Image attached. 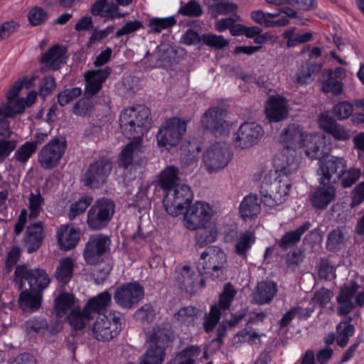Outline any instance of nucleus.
Masks as SVG:
<instances>
[{"label": "nucleus", "instance_id": "c756f323", "mask_svg": "<svg viewBox=\"0 0 364 364\" xmlns=\"http://www.w3.org/2000/svg\"><path fill=\"white\" fill-rule=\"evenodd\" d=\"M336 326V333L337 335V345L341 348L346 347L350 337H352L355 331L354 325L352 324V317L350 316H344Z\"/></svg>", "mask_w": 364, "mask_h": 364}, {"label": "nucleus", "instance_id": "49530a36", "mask_svg": "<svg viewBox=\"0 0 364 364\" xmlns=\"http://www.w3.org/2000/svg\"><path fill=\"white\" fill-rule=\"evenodd\" d=\"M44 198L41 194L39 189L36 193L31 192L28 197V209L30 210L28 217L30 219L37 218L43 211Z\"/></svg>", "mask_w": 364, "mask_h": 364}, {"label": "nucleus", "instance_id": "680f3d73", "mask_svg": "<svg viewBox=\"0 0 364 364\" xmlns=\"http://www.w3.org/2000/svg\"><path fill=\"white\" fill-rule=\"evenodd\" d=\"M82 93L80 87H75L70 89H65L58 95V102L62 107L69 104Z\"/></svg>", "mask_w": 364, "mask_h": 364}, {"label": "nucleus", "instance_id": "7c9ffc66", "mask_svg": "<svg viewBox=\"0 0 364 364\" xmlns=\"http://www.w3.org/2000/svg\"><path fill=\"white\" fill-rule=\"evenodd\" d=\"M93 318L94 316L91 315L85 306L82 309L77 306L70 311L67 316V321L73 329L80 331L84 329L87 323Z\"/></svg>", "mask_w": 364, "mask_h": 364}, {"label": "nucleus", "instance_id": "3c124183", "mask_svg": "<svg viewBox=\"0 0 364 364\" xmlns=\"http://www.w3.org/2000/svg\"><path fill=\"white\" fill-rule=\"evenodd\" d=\"M237 9L238 6L236 4L228 2V1H222L210 5L208 10L213 16L216 17L219 15H227L234 13Z\"/></svg>", "mask_w": 364, "mask_h": 364}, {"label": "nucleus", "instance_id": "a18cd8bd", "mask_svg": "<svg viewBox=\"0 0 364 364\" xmlns=\"http://www.w3.org/2000/svg\"><path fill=\"white\" fill-rule=\"evenodd\" d=\"M93 198L89 195L82 196L79 200L75 201L70 205L68 212L70 220H74L77 216L84 213L87 208L92 204Z\"/></svg>", "mask_w": 364, "mask_h": 364}, {"label": "nucleus", "instance_id": "a211bd4d", "mask_svg": "<svg viewBox=\"0 0 364 364\" xmlns=\"http://www.w3.org/2000/svg\"><path fill=\"white\" fill-rule=\"evenodd\" d=\"M176 273V282L180 289L190 294H193L205 287V276L198 271H193L188 265H183Z\"/></svg>", "mask_w": 364, "mask_h": 364}, {"label": "nucleus", "instance_id": "e433bc0d", "mask_svg": "<svg viewBox=\"0 0 364 364\" xmlns=\"http://www.w3.org/2000/svg\"><path fill=\"white\" fill-rule=\"evenodd\" d=\"M260 210L261 207L255 195L245 196L240 203V213L244 220L257 217Z\"/></svg>", "mask_w": 364, "mask_h": 364}, {"label": "nucleus", "instance_id": "f8f14e48", "mask_svg": "<svg viewBox=\"0 0 364 364\" xmlns=\"http://www.w3.org/2000/svg\"><path fill=\"white\" fill-rule=\"evenodd\" d=\"M66 148L67 143L64 138L51 139L38 152V161L41 168L51 170L58 166Z\"/></svg>", "mask_w": 364, "mask_h": 364}, {"label": "nucleus", "instance_id": "423d86ee", "mask_svg": "<svg viewBox=\"0 0 364 364\" xmlns=\"http://www.w3.org/2000/svg\"><path fill=\"white\" fill-rule=\"evenodd\" d=\"M26 281L31 291L43 294L50 283L46 271L41 268H28L26 264L17 265L14 272V282L22 289Z\"/></svg>", "mask_w": 364, "mask_h": 364}, {"label": "nucleus", "instance_id": "0eeeda50", "mask_svg": "<svg viewBox=\"0 0 364 364\" xmlns=\"http://www.w3.org/2000/svg\"><path fill=\"white\" fill-rule=\"evenodd\" d=\"M115 212L114 201L105 197L98 198L90 207L87 215V224L91 230L107 228Z\"/></svg>", "mask_w": 364, "mask_h": 364}, {"label": "nucleus", "instance_id": "37998d69", "mask_svg": "<svg viewBox=\"0 0 364 364\" xmlns=\"http://www.w3.org/2000/svg\"><path fill=\"white\" fill-rule=\"evenodd\" d=\"M354 102L342 100L336 103L332 109V117L336 121H344L351 117L353 112Z\"/></svg>", "mask_w": 364, "mask_h": 364}, {"label": "nucleus", "instance_id": "338daca9", "mask_svg": "<svg viewBox=\"0 0 364 364\" xmlns=\"http://www.w3.org/2000/svg\"><path fill=\"white\" fill-rule=\"evenodd\" d=\"M16 148V141L5 138L0 139V163L4 162Z\"/></svg>", "mask_w": 364, "mask_h": 364}, {"label": "nucleus", "instance_id": "6ab92c4d", "mask_svg": "<svg viewBox=\"0 0 364 364\" xmlns=\"http://www.w3.org/2000/svg\"><path fill=\"white\" fill-rule=\"evenodd\" d=\"M110 240L102 234L92 235L85 244L83 257L87 264L95 265L102 260L103 255L109 249Z\"/></svg>", "mask_w": 364, "mask_h": 364}, {"label": "nucleus", "instance_id": "de8ad7c7", "mask_svg": "<svg viewBox=\"0 0 364 364\" xmlns=\"http://www.w3.org/2000/svg\"><path fill=\"white\" fill-rule=\"evenodd\" d=\"M323 77H326L322 82V91L325 93H331L333 96H338L341 94L343 87V83L340 79L331 77L325 72Z\"/></svg>", "mask_w": 364, "mask_h": 364}, {"label": "nucleus", "instance_id": "4468645a", "mask_svg": "<svg viewBox=\"0 0 364 364\" xmlns=\"http://www.w3.org/2000/svg\"><path fill=\"white\" fill-rule=\"evenodd\" d=\"M112 170L111 162L100 157L91 163L83 175L84 185L90 188H99L106 181Z\"/></svg>", "mask_w": 364, "mask_h": 364}, {"label": "nucleus", "instance_id": "9d476101", "mask_svg": "<svg viewBox=\"0 0 364 364\" xmlns=\"http://www.w3.org/2000/svg\"><path fill=\"white\" fill-rule=\"evenodd\" d=\"M187 128L186 122L178 117L167 119L160 128L156 138L159 146L168 150L177 146Z\"/></svg>", "mask_w": 364, "mask_h": 364}, {"label": "nucleus", "instance_id": "4be33fe9", "mask_svg": "<svg viewBox=\"0 0 364 364\" xmlns=\"http://www.w3.org/2000/svg\"><path fill=\"white\" fill-rule=\"evenodd\" d=\"M112 72V68L108 66L85 72L84 74L85 95L92 97L97 94L102 88L103 83L109 77Z\"/></svg>", "mask_w": 364, "mask_h": 364}, {"label": "nucleus", "instance_id": "bf43d9fd", "mask_svg": "<svg viewBox=\"0 0 364 364\" xmlns=\"http://www.w3.org/2000/svg\"><path fill=\"white\" fill-rule=\"evenodd\" d=\"M201 228L196 235V246L198 248H202L208 244L213 242L217 237L215 231L207 229L206 226Z\"/></svg>", "mask_w": 364, "mask_h": 364}, {"label": "nucleus", "instance_id": "0e129e2a", "mask_svg": "<svg viewBox=\"0 0 364 364\" xmlns=\"http://www.w3.org/2000/svg\"><path fill=\"white\" fill-rule=\"evenodd\" d=\"M142 28H144V25L141 21H128L121 28L117 31L114 34V38H118L122 36L129 35Z\"/></svg>", "mask_w": 364, "mask_h": 364}, {"label": "nucleus", "instance_id": "72a5a7b5", "mask_svg": "<svg viewBox=\"0 0 364 364\" xmlns=\"http://www.w3.org/2000/svg\"><path fill=\"white\" fill-rule=\"evenodd\" d=\"M111 301L112 295L106 290L90 298L84 306L91 315L95 313L100 315L110 305Z\"/></svg>", "mask_w": 364, "mask_h": 364}, {"label": "nucleus", "instance_id": "864d4df0", "mask_svg": "<svg viewBox=\"0 0 364 364\" xmlns=\"http://www.w3.org/2000/svg\"><path fill=\"white\" fill-rule=\"evenodd\" d=\"M236 294L237 291L230 282L225 284L218 301V304L223 310L226 311L230 309Z\"/></svg>", "mask_w": 364, "mask_h": 364}, {"label": "nucleus", "instance_id": "c03bdc74", "mask_svg": "<svg viewBox=\"0 0 364 364\" xmlns=\"http://www.w3.org/2000/svg\"><path fill=\"white\" fill-rule=\"evenodd\" d=\"M362 171L360 168L351 167L348 170L345 168L339 175H338L337 180L340 181V183L343 188H348L359 180Z\"/></svg>", "mask_w": 364, "mask_h": 364}, {"label": "nucleus", "instance_id": "f257e3e1", "mask_svg": "<svg viewBox=\"0 0 364 364\" xmlns=\"http://www.w3.org/2000/svg\"><path fill=\"white\" fill-rule=\"evenodd\" d=\"M150 110L145 106L138 105L123 109L119 117V125L123 135L134 139L129 142L119 155V166L127 169L132 164L134 152L141 144L142 136L150 125Z\"/></svg>", "mask_w": 364, "mask_h": 364}, {"label": "nucleus", "instance_id": "603ef678", "mask_svg": "<svg viewBox=\"0 0 364 364\" xmlns=\"http://www.w3.org/2000/svg\"><path fill=\"white\" fill-rule=\"evenodd\" d=\"M25 328L29 333H41L48 328V323L43 316H33L25 322Z\"/></svg>", "mask_w": 364, "mask_h": 364}, {"label": "nucleus", "instance_id": "052dcab7", "mask_svg": "<svg viewBox=\"0 0 364 364\" xmlns=\"http://www.w3.org/2000/svg\"><path fill=\"white\" fill-rule=\"evenodd\" d=\"M107 0H97L90 8V13L95 16H100L102 18H109L113 19L114 16L112 15V7L110 6L107 8ZM113 7H116L113 5Z\"/></svg>", "mask_w": 364, "mask_h": 364}, {"label": "nucleus", "instance_id": "2eb2a0df", "mask_svg": "<svg viewBox=\"0 0 364 364\" xmlns=\"http://www.w3.org/2000/svg\"><path fill=\"white\" fill-rule=\"evenodd\" d=\"M144 289L137 282H128L119 287L114 294L115 303L123 309H132L144 297Z\"/></svg>", "mask_w": 364, "mask_h": 364}, {"label": "nucleus", "instance_id": "2f4dec72", "mask_svg": "<svg viewBox=\"0 0 364 364\" xmlns=\"http://www.w3.org/2000/svg\"><path fill=\"white\" fill-rule=\"evenodd\" d=\"M277 291V287L274 282H260L257 284L254 299L259 304L269 303Z\"/></svg>", "mask_w": 364, "mask_h": 364}, {"label": "nucleus", "instance_id": "ddd939ff", "mask_svg": "<svg viewBox=\"0 0 364 364\" xmlns=\"http://www.w3.org/2000/svg\"><path fill=\"white\" fill-rule=\"evenodd\" d=\"M183 214L185 226L189 230H196L205 228L210 223L213 211L208 203L197 201L188 207Z\"/></svg>", "mask_w": 364, "mask_h": 364}, {"label": "nucleus", "instance_id": "6e6d98bb", "mask_svg": "<svg viewBox=\"0 0 364 364\" xmlns=\"http://www.w3.org/2000/svg\"><path fill=\"white\" fill-rule=\"evenodd\" d=\"M343 242V233L340 230H333L328 235L326 249L330 252H336L341 249Z\"/></svg>", "mask_w": 364, "mask_h": 364}, {"label": "nucleus", "instance_id": "412c9836", "mask_svg": "<svg viewBox=\"0 0 364 364\" xmlns=\"http://www.w3.org/2000/svg\"><path fill=\"white\" fill-rule=\"evenodd\" d=\"M264 134L262 127L256 122L242 123L237 132L235 146L240 149H247L256 144Z\"/></svg>", "mask_w": 364, "mask_h": 364}, {"label": "nucleus", "instance_id": "5701e85b", "mask_svg": "<svg viewBox=\"0 0 364 364\" xmlns=\"http://www.w3.org/2000/svg\"><path fill=\"white\" fill-rule=\"evenodd\" d=\"M319 127L336 141H346L350 137L345 127L338 124L331 116L321 113L318 118Z\"/></svg>", "mask_w": 364, "mask_h": 364}, {"label": "nucleus", "instance_id": "39448f33", "mask_svg": "<svg viewBox=\"0 0 364 364\" xmlns=\"http://www.w3.org/2000/svg\"><path fill=\"white\" fill-rule=\"evenodd\" d=\"M150 346L143 355L140 364H161L166 350L172 341L171 333L165 328H154L148 337Z\"/></svg>", "mask_w": 364, "mask_h": 364}, {"label": "nucleus", "instance_id": "8fccbe9b", "mask_svg": "<svg viewBox=\"0 0 364 364\" xmlns=\"http://www.w3.org/2000/svg\"><path fill=\"white\" fill-rule=\"evenodd\" d=\"M36 151V142L26 141L15 151L14 158L16 161L25 164Z\"/></svg>", "mask_w": 364, "mask_h": 364}, {"label": "nucleus", "instance_id": "c9c22d12", "mask_svg": "<svg viewBox=\"0 0 364 364\" xmlns=\"http://www.w3.org/2000/svg\"><path fill=\"white\" fill-rule=\"evenodd\" d=\"M75 303V297L73 294L62 291L54 299V309L56 316L63 317L69 311H71Z\"/></svg>", "mask_w": 364, "mask_h": 364}, {"label": "nucleus", "instance_id": "58836bf2", "mask_svg": "<svg viewBox=\"0 0 364 364\" xmlns=\"http://www.w3.org/2000/svg\"><path fill=\"white\" fill-rule=\"evenodd\" d=\"M201 311L192 306L181 308L173 315V318L181 325L186 326H194L196 320L200 315Z\"/></svg>", "mask_w": 364, "mask_h": 364}, {"label": "nucleus", "instance_id": "bb28decb", "mask_svg": "<svg viewBox=\"0 0 364 364\" xmlns=\"http://www.w3.org/2000/svg\"><path fill=\"white\" fill-rule=\"evenodd\" d=\"M80 238L79 228L72 225L61 226L57 233L58 243L60 250L68 251L77 245Z\"/></svg>", "mask_w": 364, "mask_h": 364}, {"label": "nucleus", "instance_id": "5fc2aeb1", "mask_svg": "<svg viewBox=\"0 0 364 364\" xmlns=\"http://www.w3.org/2000/svg\"><path fill=\"white\" fill-rule=\"evenodd\" d=\"M31 26H38L44 24L48 19V14L40 6L32 7L27 15Z\"/></svg>", "mask_w": 364, "mask_h": 364}, {"label": "nucleus", "instance_id": "f704fd0d", "mask_svg": "<svg viewBox=\"0 0 364 364\" xmlns=\"http://www.w3.org/2000/svg\"><path fill=\"white\" fill-rule=\"evenodd\" d=\"M256 242L254 232L247 230L242 232L236 240L234 246L235 253L242 259L247 257V252Z\"/></svg>", "mask_w": 364, "mask_h": 364}, {"label": "nucleus", "instance_id": "4d7b16f0", "mask_svg": "<svg viewBox=\"0 0 364 364\" xmlns=\"http://www.w3.org/2000/svg\"><path fill=\"white\" fill-rule=\"evenodd\" d=\"M203 11L201 5L196 0H190L178 10V14L188 17H200Z\"/></svg>", "mask_w": 364, "mask_h": 364}, {"label": "nucleus", "instance_id": "1a4fd4ad", "mask_svg": "<svg viewBox=\"0 0 364 364\" xmlns=\"http://www.w3.org/2000/svg\"><path fill=\"white\" fill-rule=\"evenodd\" d=\"M123 316L119 311L100 314L92 326L94 337L100 341H110L117 336L122 328Z\"/></svg>", "mask_w": 364, "mask_h": 364}, {"label": "nucleus", "instance_id": "aec40b11", "mask_svg": "<svg viewBox=\"0 0 364 364\" xmlns=\"http://www.w3.org/2000/svg\"><path fill=\"white\" fill-rule=\"evenodd\" d=\"M319 185L309 195L311 205L316 210H323L330 205L336 197V189L333 183L318 178Z\"/></svg>", "mask_w": 364, "mask_h": 364}, {"label": "nucleus", "instance_id": "13d9d810", "mask_svg": "<svg viewBox=\"0 0 364 364\" xmlns=\"http://www.w3.org/2000/svg\"><path fill=\"white\" fill-rule=\"evenodd\" d=\"M202 43L216 50H221L229 44V41L223 36L211 33L202 34Z\"/></svg>", "mask_w": 364, "mask_h": 364}, {"label": "nucleus", "instance_id": "20e7f679", "mask_svg": "<svg viewBox=\"0 0 364 364\" xmlns=\"http://www.w3.org/2000/svg\"><path fill=\"white\" fill-rule=\"evenodd\" d=\"M226 262V255L221 248L218 246H208L200 254L197 269L206 279L214 280L223 274Z\"/></svg>", "mask_w": 364, "mask_h": 364}, {"label": "nucleus", "instance_id": "f03ea898", "mask_svg": "<svg viewBox=\"0 0 364 364\" xmlns=\"http://www.w3.org/2000/svg\"><path fill=\"white\" fill-rule=\"evenodd\" d=\"M282 141L285 144L286 149L275 159H280L282 161V155L293 154L296 158L295 149L304 147L306 156L310 159L320 158L326 151L325 139L317 135H308L302 132L300 126L295 124L288 125L281 135Z\"/></svg>", "mask_w": 364, "mask_h": 364}, {"label": "nucleus", "instance_id": "b1692460", "mask_svg": "<svg viewBox=\"0 0 364 364\" xmlns=\"http://www.w3.org/2000/svg\"><path fill=\"white\" fill-rule=\"evenodd\" d=\"M43 238V223L36 222L30 224L26 228L23 240L27 252L31 254L37 251L41 247Z\"/></svg>", "mask_w": 364, "mask_h": 364}, {"label": "nucleus", "instance_id": "c85d7f7f", "mask_svg": "<svg viewBox=\"0 0 364 364\" xmlns=\"http://www.w3.org/2000/svg\"><path fill=\"white\" fill-rule=\"evenodd\" d=\"M43 294L29 289L21 292L18 297V306L23 311L35 312L41 306Z\"/></svg>", "mask_w": 364, "mask_h": 364}, {"label": "nucleus", "instance_id": "774afa93", "mask_svg": "<svg viewBox=\"0 0 364 364\" xmlns=\"http://www.w3.org/2000/svg\"><path fill=\"white\" fill-rule=\"evenodd\" d=\"M0 109L4 113V116L14 117L16 114H21L25 110V103L23 100H16L13 105H4L0 107Z\"/></svg>", "mask_w": 364, "mask_h": 364}, {"label": "nucleus", "instance_id": "69168bd1", "mask_svg": "<svg viewBox=\"0 0 364 364\" xmlns=\"http://www.w3.org/2000/svg\"><path fill=\"white\" fill-rule=\"evenodd\" d=\"M155 316L154 307L150 304H144L134 314V317L136 320L148 323L152 322L155 318Z\"/></svg>", "mask_w": 364, "mask_h": 364}, {"label": "nucleus", "instance_id": "dca6fc26", "mask_svg": "<svg viewBox=\"0 0 364 364\" xmlns=\"http://www.w3.org/2000/svg\"><path fill=\"white\" fill-rule=\"evenodd\" d=\"M227 112L220 107H211L202 116L200 122L204 130L215 135H225L228 132V122L225 119Z\"/></svg>", "mask_w": 364, "mask_h": 364}, {"label": "nucleus", "instance_id": "473e14b6", "mask_svg": "<svg viewBox=\"0 0 364 364\" xmlns=\"http://www.w3.org/2000/svg\"><path fill=\"white\" fill-rule=\"evenodd\" d=\"M178 169L174 166H166L159 175L158 186L163 190L164 195L178 185Z\"/></svg>", "mask_w": 364, "mask_h": 364}, {"label": "nucleus", "instance_id": "a19ab883", "mask_svg": "<svg viewBox=\"0 0 364 364\" xmlns=\"http://www.w3.org/2000/svg\"><path fill=\"white\" fill-rule=\"evenodd\" d=\"M321 68V64L318 63L308 61L302 64L296 73V83L299 85L308 84L311 75L318 73Z\"/></svg>", "mask_w": 364, "mask_h": 364}, {"label": "nucleus", "instance_id": "7ed1b4c3", "mask_svg": "<svg viewBox=\"0 0 364 364\" xmlns=\"http://www.w3.org/2000/svg\"><path fill=\"white\" fill-rule=\"evenodd\" d=\"M300 159L296 158L293 154L282 155V161L280 159H274V166L278 176L270 183L271 192L273 200L277 205L281 204L286 200L291 188V183L289 180L283 179L282 177L287 178L295 172L299 167Z\"/></svg>", "mask_w": 364, "mask_h": 364}, {"label": "nucleus", "instance_id": "ea45409f", "mask_svg": "<svg viewBox=\"0 0 364 364\" xmlns=\"http://www.w3.org/2000/svg\"><path fill=\"white\" fill-rule=\"evenodd\" d=\"M201 348L198 346H189L176 353L167 364H194L195 358L200 355Z\"/></svg>", "mask_w": 364, "mask_h": 364}, {"label": "nucleus", "instance_id": "09e8293b", "mask_svg": "<svg viewBox=\"0 0 364 364\" xmlns=\"http://www.w3.org/2000/svg\"><path fill=\"white\" fill-rule=\"evenodd\" d=\"M176 22V19L173 16L166 18L153 17L149 21V26L151 28V32L159 33L163 30L173 27Z\"/></svg>", "mask_w": 364, "mask_h": 364}, {"label": "nucleus", "instance_id": "9b49d317", "mask_svg": "<svg viewBox=\"0 0 364 364\" xmlns=\"http://www.w3.org/2000/svg\"><path fill=\"white\" fill-rule=\"evenodd\" d=\"M325 149L326 151L322 157L311 159L318 161L317 173L320 176L319 178L335 184L338 175L347 168V161L343 157L328 156L330 148L326 144Z\"/></svg>", "mask_w": 364, "mask_h": 364}, {"label": "nucleus", "instance_id": "393cba45", "mask_svg": "<svg viewBox=\"0 0 364 364\" xmlns=\"http://www.w3.org/2000/svg\"><path fill=\"white\" fill-rule=\"evenodd\" d=\"M265 113L269 122H277L284 119L288 114L287 100L282 96H271L267 100Z\"/></svg>", "mask_w": 364, "mask_h": 364}, {"label": "nucleus", "instance_id": "e2e57ef3", "mask_svg": "<svg viewBox=\"0 0 364 364\" xmlns=\"http://www.w3.org/2000/svg\"><path fill=\"white\" fill-rule=\"evenodd\" d=\"M22 252V250L16 245H13L9 250L4 262L5 269L7 272H11L14 267L16 265L20 259Z\"/></svg>", "mask_w": 364, "mask_h": 364}, {"label": "nucleus", "instance_id": "f3484780", "mask_svg": "<svg viewBox=\"0 0 364 364\" xmlns=\"http://www.w3.org/2000/svg\"><path fill=\"white\" fill-rule=\"evenodd\" d=\"M231 159L230 150L220 142L210 146L203 154V161L209 173L225 168Z\"/></svg>", "mask_w": 364, "mask_h": 364}, {"label": "nucleus", "instance_id": "cd10ccee", "mask_svg": "<svg viewBox=\"0 0 364 364\" xmlns=\"http://www.w3.org/2000/svg\"><path fill=\"white\" fill-rule=\"evenodd\" d=\"M67 53V48L60 44L52 46L44 53L39 60L41 64H46L50 69L57 70L60 68L63 58Z\"/></svg>", "mask_w": 364, "mask_h": 364}, {"label": "nucleus", "instance_id": "4c0bfd02", "mask_svg": "<svg viewBox=\"0 0 364 364\" xmlns=\"http://www.w3.org/2000/svg\"><path fill=\"white\" fill-rule=\"evenodd\" d=\"M74 262L72 258L65 257L60 260L55 272V279L63 286L67 285L73 278Z\"/></svg>", "mask_w": 364, "mask_h": 364}, {"label": "nucleus", "instance_id": "a878e982", "mask_svg": "<svg viewBox=\"0 0 364 364\" xmlns=\"http://www.w3.org/2000/svg\"><path fill=\"white\" fill-rule=\"evenodd\" d=\"M311 223L307 220L295 230L284 232L277 242L279 247L282 251H287L295 247L301 241L302 235L311 228Z\"/></svg>", "mask_w": 364, "mask_h": 364}, {"label": "nucleus", "instance_id": "6e6552de", "mask_svg": "<svg viewBox=\"0 0 364 364\" xmlns=\"http://www.w3.org/2000/svg\"><path fill=\"white\" fill-rule=\"evenodd\" d=\"M193 193L190 186L178 184L164 196L163 204L168 214L176 217L191 205Z\"/></svg>", "mask_w": 364, "mask_h": 364}, {"label": "nucleus", "instance_id": "79ce46f5", "mask_svg": "<svg viewBox=\"0 0 364 364\" xmlns=\"http://www.w3.org/2000/svg\"><path fill=\"white\" fill-rule=\"evenodd\" d=\"M296 30V27H291L282 33L283 38L287 40V46L288 48H294L299 44L308 43L313 38L312 32L308 31L304 33L294 35Z\"/></svg>", "mask_w": 364, "mask_h": 364}]
</instances>
